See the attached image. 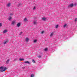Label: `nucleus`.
<instances>
[{"label":"nucleus","instance_id":"nucleus-1","mask_svg":"<svg viewBox=\"0 0 77 77\" xmlns=\"http://www.w3.org/2000/svg\"><path fill=\"white\" fill-rule=\"evenodd\" d=\"M0 69H1V70L0 71H1V72H3L4 71H5V70H6L7 69L6 67H4V68L3 66H1L0 68Z\"/></svg>","mask_w":77,"mask_h":77},{"label":"nucleus","instance_id":"nucleus-2","mask_svg":"<svg viewBox=\"0 0 77 77\" xmlns=\"http://www.w3.org/2000/svg\"><path fill=\"white\" fill-rule=\"evenodd\" d=\"M73 6H74V5L73 4H71L70 5H69L68 6H67V8H69L70 7V8H72V7H73Z\"/></svg>","mask_w":77,"mask_h":77},{"label":"nucleus","instance_id":"nucleus-3","mask_svg":"<svg viewBox=\"0 0 77 77\" xmlns=\"http://www.w3.org/2000/svg\"><path fill=\"white\" fill-rule=\"evenodd\" d=\"M14 24H15V20H13L11 24L14 26Z\"/></svg>","mask_w":77,"mask_h":77},{"label":"nucleus","instance_id":"nucleus-4","mask_svg":"<svg viewBox=\"0 0 77 77\" xmlns=\"http://www.w3.org/2000/svg\"><path fill=\"white\" fill-rule=\"evenodd\" d=\"M29 38H27L25 39V41L26 42H29Z\"/></svg>","mask_w":77,"mask_h":77},{"label":"nucleus","instance_id":"nucleus-5","mask_svg":"<svg viewBox=\"0 0 77 77\" xmlns=\"http://www.w3.org/2000/svg\"><path fill=\"white\" fill-rule=\"evenodd\" d=\"M21 26V23H19L17 24V26L18 27H19Z\"/></svg>","mask_w":77,"mask_h":77},{"label":"nucleus","instance_id":"nucleus-6","mask_svg":"<svg viewBox=\"0 0 77 77\" xmlns=\"http://www.w3.org/2000/svg\"><path fill=\"white\" fill-rule=\"evenodd\" d=\"M42 20L43 21H45L47 20V18L45 17H43L42 18Z\"/></svg>","mask_w":77,"mask_h":77},{"label":"nucleus","instance_id":"nucleus-7","mask_svg":"<svg viewBox=\"0 0 77 77\" xmlns=\"http://www.w3.org/2000/svg\"><path fill=\"white\" fill-rule=\"evenodd\" d=\"M4 42V44H6V43L8 42V39H7L6 41Z\"/></svg>","mask_w":77,"mask_h":77},{"label":"nucleus","instance_id":"nucleus-8","mask_svg":"<svg viewBox=\"0 0 77 77\" xmlns=\"http://www.w3.org/2000/svg\"><path fill=\"white\" fill-rule=\"evenodd\" d=\"M33 23L34 24H35V25H36L38 24V23L36 22V21H34Z\"/></svg>","mask_w":77,"mask_h":77},{"label":"nucleus","instance_id":"nucleus-9","mask_svg":"<svg viewBox=\"0 0 77 77\" xmlns=\"http://www.w3.org/2000/svg\"><path fill=\"white\" fill-rule=\"evenodd\" d=\"M24 63H27L28 64H30V63L29 61H25L24 62Z\"/></svg>","mask_w":77,"mask_h":77},{"label":"nucleus","instance_id":"nucleus-10","mask_svg":"<svg viewBox=\"0 0 77 77\" xmlns=\"http://www.w3.org/2000/svg\"><path fill=\"white\" fill-rule=\"evenodd\" d=\"M11 4L10 3H8L7 5V6L8 7H10L11 6Z\"/></svg>","mask_w":77,"mask_h":77},{"label":"nucleus","instance_id":"nucleus-11","mask_svg":"<svg viewBox=\"0 0 77 77\" xmlns=\"http://www.w3.org/2000/svg\"><path fill=\"white\" fill-rule=\"evenodd\" d=\"M11 20H12V17H11V16H10V17L8 18V20L9 21H11Z\"/></svg>","mask_w":77,"mask_h":77},{"label":"nucleus","instance_id":"nucleus-12","mask_svg":"<svg viewBox=\"0 0 77 77\" xmlns=\"http://www.w3.org/2000/svg\"><path fill=\"white\" fill-rule=\"evenodd\" d=\"M9 61H10L9 59L6 62V63L7 64H8V63H9Z\"/></svg>","mask_w":77,"mask_h":77},{"label":"nucleus","instance_id":"nucleus-13","mask_svg":"<svg viewBox=\"0 0 77 77\" xmlns=\"http://www.w3.org/2000/svg\"><path fill=\"white\" fill-rule=\"evenodd\" d=\"M53 35H54V33L52 32V33H51V34L50 35V36H51V37L53 36Z\"/></svg>","mask_w":77,"mask_h":77},{"label":"nucleus","instance_id":"nucleus-14","mask_svg":"<svg viewBox=\"0 0 77 77\" xmlns=\"http://www.w3.org/2000/svg\"><path fill=\"white\" fill-rule=\"evenodd\" d=\"M6 32H7V30H4L3 32V33H6Z\"/></svg>","mask_w":77,"mask_h":77},{"label":"nucleus","instance_id":"nucleus-15","mask_svg":"<svg viewBox=\"0 0 77 77\" xmlns=\"http://www.w3.org/2000/svg\"><path fill=\"white\" fill-rule=\"evenodd\" d=\"M24 21L25 22H26V21H27V19L26 18H25L24 19Z\"/></svg>","mask_w":77,"mask_h":77},{"label":"nucleus","instance_id":"nucleus-16","mask_svg":"<svg viewBox=\"0 0 77 77\" xmlns=\"http://www.w3.org/2000/svg\"><path fill=\"white\" fill-rule=\"evenodd\" d=\"M24 60V59H23V58H20L19 59V60L20 61H22V60Z\"/></svg>","mask_w":77,"mask_h":77},{"label":"nucleus","instance_id":"nucleus-17","mask_svg":"<svg viewBox=\"0 0 77 77\" xmlns=\"http://www.w3.org/2000/svg\"><path fill=\"white\" fill-rule=\"evenodd\" d=\"M67 26V24H66L64 25L63 27L64 28H65V27H66Z\"/></svg>","mask_w":77,"mask_h":77},{"label":"nucleus","instance_id":"nucleus-18","mask_svg":"<svg viewBox=\"0 0 77 77\" xmlns=\"http://www.w3.org/2000/svg\"><path fill=\"white\" fill-rule=\"evenodd\" d=\"M58 27H59V25H57L55 26V28L56 29H57V28H58Z\"/></svg>","mask_w":77,"mask_h":77},{"label":"nucleus","instance_id":"nucleus-19","mask_svg":"<svg viewBox=\"0 0 77 77\" xmlns=\"http://www.w3.org/2000/svg\"><path fill=\"white\" fill-rule=\"evenodd\" d=\"M37 42V40H34L33 41V42H34V43H35V42Z\"/></svg>","mask_w":77,"mask_h":77},{"label":"nucleus","instance_id":"nucleus-20","mask_svg":"<svg viewBox=\"0 0 77 77\" xmlns=\"http://www.w3.org/2000/svg\"><path fill=\"white\" fill-rule=\"evenodd\" d=\"M32 62L33 63H36V62H35V61L33 59L32 60Z\"/></svg>","mask_w":77,"mask_h":77},{"label":"nucleus","instance_id":"nucleus-21","mask_svg":"<svg viewBox=\"0 0 77 77\" xmlns=\"http://www.w3.org/2000/svg\"><path fill=\"white\" fill-rule=\"evenodd\" d=\"M17 60H18V58H16L14 60V61H17Z\"/></svg>","mask_w":77,"mask_h":77},{"label":"nucleus","instance_id":"nucleus-22","mask_svg":"<svg viewBox=\"0 0 77 77\" xmlns=\"http://www.w3.org/2000/svg\"><path fill=\"white\" fill-rule=\"evenodd\" d=\"M31 77H34V75L33 74H32L31 75Z\"/></svg>","mask_w":77,"mask_h":77},{"label":"nucleus","instance_id":"nucleus-23","mask_svg":"<svg viewBox=\"0 0 77 77\" xmlns=\"http://www.w3.org/2000/svg\"><path fill=\"white\" fill-rule=\"evenodd\" d=\"M48 50V48H46L45 49V51H47Z\"/></svg>","mask_w":77,"mask_h":77},{"label":"nucleus","instance_id":"nucleus-24","mask_svg":"<svg viewBox=\"0 0 77 77\" xmlns=\"http://www.w3.org/2000/svg\"><path fill=\"white\" fill-rule=\"evenodd\" d=\"M12 15H13V14H10V17H11V16H12Z\"/></svg>","mask_w":77,"mask_h":77},{"label":"nucleus","instance_id":"nucleus-25","mask_svg":"<svg viewBox=\"0 0 77 77\" xmlns=\"http://www.w3.org/2000/svg\"><path fill=\"white\" fill-rule=\"evenodd\" d=\"M75 22L77 21V18H76L75 19Z\"/></svg>","mask_w":77,"mask_h":77},{"label":"nucleus","instance_id":"nucleus-26","mask_svg":"<svg viewBox=\"0 0 77 77\" xmlns=\"http://www.w3.org/2000/svg\"><path fill=\"white\" fill-rule=\"evenodd\" d=\"M22 33H23V32H20L19 34V35H21Z\"/></svg>","mask_w":77,"mask_h":77},{"label":"nucleus","instance_id":"nucleus-27","mask_svg":"<svg viewBox=\"0 0 77 77\" xmlns=\"http://www.w3.org/2000/svg\"><path fill=\"white\" fill-rule=\"evenodd\" d=\"M44 33V31H42V32H41V33L42 34H43V33Z\"/></svg>","mask_w":77,"mask_h":77},{"label":"nucleus","instance_id":"nucleus-28","mask_svg":"<svg viewBox=\"0 0 77 77\" xmlns=\"http://www.w3.org/2000/svg\"><path fill=\"white\" fill-rule=\"evenodd\" d=\"M36 9V7H34L33 8V10H35Z\"/></svg>","mask_w":77,"mask_h":77},{"label":"nucleus","instance_id":"nucleus-29","mask_svg":"<svg viewBox=\"0 0 77 77\" xmlns=\"http://www.w3.org/2000/svg\"><path fill=\"white\" fill-rule=\"evenodd\" d=\"M21 5V4L20 3H19L18 4V6H20V5Z\"/></svg>","mask_w":77,"mask_h":77},{"label":"nucleus","instance_id":"nucleus-30","mask_svg":"<svg viewBox=\"0 0 77 77\" xmlns=\"http://www.w3.org/2000/svg\"><path fill=\"white\" fill-rule=\"evenodd\" d=\"M2 23H0V27H1V26H2Z\"/></svg>","mask_w":77,"mask_h":77},{"label":"nucleus","instance_id":"nucleus-31","mask_svg":"<svg viewBox=\"0 0 77 77\" xmlns=\"http://www.w3.org/2000/svg\"><path fill=\"white\" fill-rule=\"evenodd\" d=\"M38 57H39V58H40V57H41V55H39L38 56Z\"/></svg>","mask_w":77,"mask_h":77}]
</instances>
